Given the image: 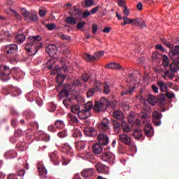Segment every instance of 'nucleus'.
<instances>
[{
	"label": "nucleus",
	"instance_id": "nucleus-1",
	"mask_svg": "<svg viewBox=\"0 0 179 179\" xmlns=\"http://www.w3.org/2000/svg\"><path fill=\"white\" fill-rule=\"evenodd\" d=\"M145 100L151 104V106H164L166 104V95L165 94H160L157 98L156 96L148 94L145 98Z\"/></svg>",
	"mask_w": 179,
	"mask_h": 179
},
{
	"label": "nucleus",
	"instance_id": "nucleus-2",
	"mask_svg": "<svg viewBox=\"0 0 179 179\" xmlns=\"http://www.w3.org/2000/svg\"><path fill=\"white\" fill-rule=\"evenodd\" d=\"M169 57L171 58V60L174 62L169 66V69L171 72H177L179 69V54L176 53V52L173 50H170Z\"/></svg>",
	"mask_w": 179,
	"mask_h": 179
},
{
	"label": "nucleus",
	"instance_id": "nucleus-3",
	"mask_svg": "<svg viewBox=\"0 0 179 179\" xmlns=\"http://www.w3.org/2000/svg\"><path fill=\"white\" fill-rule=\"evenodd\" d=\"M108 107V100L104 97L100 99L99 102L96 101L94 106V111L100 113V111H106Z\"/></svg>",
	"mask_w": 179,
	"mask_h": 179
},
{
	"label": "nucleus",
	"instance_id": "nucleus-4",
	"mask_svg": "<svg viewBox=\"0 0 179 179\" xmlns=\"http://www.w3.org/2000/svg\"><path fill=\"white\" fill-rule=\"evenodd\" d=\"M80 85H82V83L79 80H73L72 85H71V84H66L64 88L59 92L60 96H62V97H68L72 87H76Z\"/></svg>",
	"mask_w": 179,
	"mask_h": 179
},
{
	"label": "nucleus",
	"instance_id": "nucleus-5",
	"mask_svg": "<svg viewBox=\"0 0 179 179\" xmlns=\"http://www.w3.org/2000/svg\"><path fill=\"white\" fill-rule=\"evenodd\" d=\"M43 48V44H34L28 43L25 45V50L28 55H36L38 51Z\"/></svg>",
	"mask_w": 179,
	"mask_h": 179
},
{
	"label": "nucleus",
	"instance_id": "nucleus-6",
	"mask_svg": "<svg viewBox=\"0 0 179 179\" xmlns=\"http://www.w3.org/2000/svg\"><path fill=\"white\" fill-rule=\"evenodd\" d=\"M95 169L97 173H101V174H108L110 173V168L101 162L95 164Z\"/></svg>",
	"mask_w": 179,
	"mask_h": 179
},
{
	"label": "nucleus",
	"instance_id": "nucleus-7",
	"mask_svg": "<svg viewBox=\"0 0 179 179\" xmlns=\"http://www.w3.org/2000/svg\"><path fill=\"white\" fill-rule=\"evenodd\" d=\"M98 129L101 132H107L110 129V120L103 118L101 122L98 124Z\"/></svg>",
	"mask_w": 179,
	"mask_h": 179
},
{
	"label": "nucleus",
	"instance_id": "nucleus-8",
	"mask_svg": "<svg viewBox=\"0 0 179 179\" xmlns=\"http://www.w3.org/2000/svg\"><path fill=\"white\" fill-rule=\"evenodd\" d=\"M10 73V69H9L6 66H3L0 76L1 80H3V82H6V80H9V79H10V77L9 76Z\"/></svg>",
	"mask_w": 179,
	"mask_h": 179
},
{
	"label": "nucleus",
	"instance_id": "nucleus-9",
	"mask_svg": "<svg viewBox=\"0 0 179 179\" xmlns=\"http://www.w3.org/2000/svg\"><path fill=\"white\" fill-rule=\"evenodd\" d=\"M162 118H163V115L159 111H155L152 113V122L155 127H159L162 124Z\"/></svg>",
	"mask_w": 179,
	"mask_h": 179
},
{
	"label": "nucleus",
	"instance_id": "nucleus-10",
	"mask_svg": "<svg viewBox=\"0 0 179 179\" xmlns=\"http://www.w3.org/2000/svg\"><path fill=\"white\" fill-rule=\"evenodd\" d=\"M97 141L100 145L106 146V145H108V136L106 134L101 132L97 136Z\"/></svg>",
	"mask_w": 179,
	"mask_h": 179
},
{
	"label": "nucleus",
	"instance_id": "nucleus-11",
	"mask_svg": "<svg viewBox=\"0 0 179 179\" xmlns=\"http://www.w3.org/2000/svg\"><path fill=\"white\" fill-rule=\"evenodd\" d=\"M101 159L103 160V162H106V163L113 164V160H114V154H113L111 152H103L101 156Z\"/></svg>",
	"mask_w": 179,
	"mask_h": 179
},
{
	"label": "nucleus",
	"instance_id": "nucleus-12",
	"mask_svg": "<svg viewBox=\"0 0 179 179\" xmlns=\"http://www.w3.org/2000/svg\"><path fill=\"white\" fill-rule=\"evenodd\" d=\"M84 134L86 135V136H88L89 138H94V136H97V131L94 127H87L84 128Z\"/></svg>",
	"mask_w": 179,
	"mask_h": 179
},
{
	"label": "nucleus",
	"instance_id": "nucleus-13",
	"mask_svg": "<svg viewBox=\"0 0 179 179\" xmlns=\"http://www.w3.org/2000/svg\"><path fill=\"white\" fill-rule=\"evenodd\" d=\"M119 141H120L122 143H124V145H127V146H129V145L132 143L131 137L125 134H122L119 135Z\"/></svg>",
	"mask_w": 179,
	"mask_h": 179
},
{
	"label": "nucleus",
	"instance_id": "nucleus-14",
	"mask_svg": "<svg viewBox=\"0 0 179 179\" xmlns=\"http://www.w3.org/2000/svg\"><path fill=\"white\" fill-rule=\"evenodd\" d=\"M4 51L6 54H15L17 52V45L16 44L6 45Z\"/></svg>",
	"mask_w": 179,
	"mask_h": 179
},
{
	"label": "nucleus",
	"instance_id": "nucleus-15",
	"mask_svg": "<svg viewBox=\"0 0 179 179\" xmlns=\"http://www.w3.org/2000/svg\"><path fill=\"white\" fill-rule=\"evenodd\" d=\"M58 51V49L57 48V45L52 44L49 45L45 48V52L49 54L50 57H53V55H55L57 54V52Z\"/></svg>",
	"mask_w": 179,
	"mask_h": 179
},
{
	"label": "nucleus",
	"instance_id": "nucleus-16",
	"mask_svg": "<svg viewBox=\"0 0 179 179\" xmlns=\"http://www.w3.org/2000/svg\"><path fill=\"white\" fill-rule=\"evenodd\" d=\"M49 157L55 166H58V164H59L61 159H59V156L57 154V152H53L49 154Z\"/></svg>",
	"mask_w": 179,
	"mask_h": 179
},
{
	"label": "nucleus",
	"instance_id": "nucleus-17",
	"mask_svg": "<svg viewBox=\"0 0 179 179\" xmlns=\"http://www.w3.org/2000/svg\"><path fill=\"white\" fill-rule=\"evenodd\" d=\"M144 134L148 138H152L154 134L153 127L150 124H146L144 127Z\"/></svg>",
	"mask_w": 179,
	"mask_h": 179
},
{
	"label": "nucleus",
	"instance_id": "nucleus-18",
	"mask_svg": "<svg viewBox=\"0 0 179 179\" xmlns=\"http://www.w3.org/2000/svg\"><path fill=\"white\" fill-rule=\"evenodd\" d=\"M132 136L134 139H136V141H141V139L143 141V132L142 131V129L139 128L136 129L132 133Z\"/></svg>",
	"mask_w": 179,
	"mask_h": 179
},
{
	"label": "nucleus",
	"instance_id": "nucleus-19",
	"mask_svg": "<svg viewBox=\"0 0 179 179\" xmlns=\"http://www.w3.org/2000/svg\"><path fill=\"white\" fill-rule=\"evenodd\" d=\"M101 56L99 55V52H96L94 55H90L87 53L84 55V59L87 60V62L89 61H97L98 59L100 58Z\"/></svg>",
	"mask_w": 179,
	"mask_h": 179
},
{
	"label": "nucleus",
	"instance_id": "nucleus-20",
	"mask_svg": "<svg viewBox=\"0 0 179 179\" xmlns=\"http://www.w3.org/2000/svg\"><path fill=\"white\" fill-rule=\"evenodd\" d=\"M90 115H92L90 110H87L86 109L80 110L78 114V117L80 120H87Z\"/></svg>",
	"mask_w": 179,
	"mask_h": 179
},
{
	"label": "nucleus",
	"instance_id": "nucleus-21",
	"mask_svg": "<svg viewBox=\"0 0 179 179\" xmlns=\"http://www.w3.org/2000/svg\"><path fill=\"white\" fill-rule=\"evenodd\" d=\"M112 125H113V130L116 134H120L121 128L122 127V123H120L117 120H112Z\"/></svg>",
	"mask_w": 179,
	"mask_h": 179
},
{
	"label": "nucleus",
	"instance_id": "nucleus-22",
	"mask_svg": "<svg viewBox=\"0 0 179 179\" xmlns=\"http://www.w3.org/2000/svg\"><path fill=\"white\" fill-rule=\"evenodd\" d=\"M42 38H43L39 35L29 37V41H31V44H36V45L43 44L41 43H39V41H41Z\"/></svg>",
	"mask_w": 179,
	"mask_h": 179
},
{
	"label": "nucleus",
	"instance_id": "nucleus-23",
	"mask_svg": "<svg viewBox=\"0 0 179 179\" xmlns=\"http://www.w3.org/2000/svg\"><path fill=\"white\" fill-rule=\"evenodd\" d=\"M136 89V87H129L128 89H124L122 90L121 96H131L134 93V90Z\"/></svg>",
	"mask_w": 179,
	"mask_h": 179
},
{
	"label": "nucleus",
	"instance_id": "nucleus-24",
	"mask_svg": "<svg viewBox=\"0 0 179 179\" xmlns=\"http://www.w3.org/2000/svg\"><path fill=\"white\" fill-rule=\"evenodd\" d=\"M92 152L94 155H100L103 152V146L101 144L95 143L92 146Z\"/></svg>",
	"mask_w": 179,
	"mask_h": 179
},
{
	"label": "nucleus",
	"instance_id": "nucleus-25",
	"mask_svg": "<svg viewBox=\"0 0 179 179\" xmlns=\"http://www.w3.org/2000/svg\"><path fill=\"white\" fill-rule=\"evenodd\" d=\"M66 78V77L64 74H57L56 77V82L58 83V86L56 87L57 89H59V87L62 86V83H64V80H65Z\"/></svg>",
	"mask_w": 179,
	"mask_h": 179
},
{
	"label": "nucleus",
	"instance_id": "nucleus-26",
	"mask_svg": "<svg viewBox=\"0 0 179 179\" xmlns=\"http://www.w3.org/2000/svg\"><path fill=\"white\" fill-rule=\"evenodd\" d=\"M63 152L69 156H73V150L69 144H64L63 146Z\"/></svg>",
	"mask_w": 179,
	"mask_h": 179
},
{
	"label": "nucleus",
	"instance_id": "nucleus-27",
	"mask_svg": "<svg viewBox=\"0 0 179 179\" xmlns=\"http://www.w3.org/2000/svg\"><path fill=\"white\" fill-rule=\"evenodd\" d=\"M113 117L115 120H118L119 121H122L125 116H124V113L121 110H115L113 112Z\"/></svg>",
	"mask_w": 179,
	"mask_h": 179
},
{
	"label": "nucleus",
	"instance_id": "nucleus-28",
	"mask_svg": "<svg viewBox=\"0 0 179 179\" xmlns=\"http://www.w3.org/2000/svg\"><path fill=\"white\" fill-rule=\"evenodd\" d=\"M23 16L25 22L30 23L31 22V13L27 11L26 8H23Z\"/></svg>",
	"mask_w": 179,
	"mask_h": 179
},
{
	"label": "nucleus",
	"instance_id": "nucleus-29",
	"mask_svg": "<svg viewBox=\"0 0 179 179\" xmlns=\"http://www.w3.org/2000/svg\"><path fill=\"white\" fill-rule=\"evenodd\" d=\"M38 171L40 176H42V177H44L45 178H46L47 169H45V168L43 165L40 164H38Z\"/></svg>",
	"mask_w": 179,
	"mask_h": 179
},
{
	"label": "nucleus",
	"instance_id": "nucleus-30",
	"mask_svg": "<svg viewBox=\"0 0 179 179\" xmlns=\"http://www.w3.org/2000/svg\"><path fill=\"white\" fill-rule=\"evenodd\" d=\"M93 174V169H84L81 172V176L84 178H86V177H91Z\"/></svg>",
	"mask_w": 179,
	"mask_h": 179
},
{
	"label": "nucleus",
	"instance_id": "nucleus-31",
	"mask_svg": "<svg viewBox=\"0 0 179 179\" xmlns=\"http://www.w3.org/2000/svg\"><path fill=\"white\" fill-rule=\"evenodd\" d=\"M65 22L67 23V24H76L78 22H76V19L73 16H69L66 17L64 20Z\"/></svg>",
	"mask_w": 179,
	"mask_h": 179
},
{
	"label": "nucleus",
	"instance_id": "nucleus-32",
	"mask_svg": "<svg viewBox=\"0 0 179 179\" xmlns=\"http://www.w3.org/2000/svg\"><path fill=\"white\" fill-rule=\"evenodd\" d=\"M157 85L159 87L161 92H167V85H166L164 81H158L157 82Z\"/></svg>",
	"mask_w": 179,
	"mask_h": 179
},
{
	"label": "nucleus",
	"instance_id": "nucleus-33",
	"mask_svg": "<svg viewBox=\"0 0 179 179\" xmlns=\"http://www.w3.org/2000/svg\"><path fill=\"white\" fill-rule=\"evenodd\" d=\"M105 68H108V69H121V65L117 63H110L107 64Z\"/></svg>",
	"mask_w": 179,
	"mask_h": 179
},
{
	"label": "nucleus",
	"instance_id": "nucleus-34",
	"mask_svg": "<svg viewBox=\"0 0 179 179\" xmlns=\"http://www.w3.org/2000/svg\"><path fill=\"white\" fill-rule=\"evenodd\" d=\"M93 3H94V0H85L81 2L82 6L84 8H90V6H93Z\"/></svg>",
	"mask_w": 179,
	"mask_h": 179
},
{
	"label": "nucleus",
	"instance_id": "nucleus-35",
	"mask_svg": "<svg viewBox=\"0 0 179 179\" xmlns=\"http://www.w3.org/2000/svg\"><path fill=\"white\" fill-rule=\"evenodd\" d=\"M71 15L72 16H74L76 19H79V17L82 16V11L79 10V8H75Z\"/></svg>",
	"mask_w": 179,
	"mask_h": 179
},
{
	"label": "nucleus",
	"instance_id": "nucleus-36",
	"mask_svg": "<svg viewBox=\"0 0 179 179\" xmlns=\"http://www.w3.org/2000/svg\"><path fill=\"white\" fill-rule=\"evenodd\" d=\"M110 92H111V88L110 87V85L107 83H104L103 94H110Z\"/></svg>",
	"mask_w": 179,
	"mask_h": 179
},
{
	"label": "nucleus",
	"instance_id": "nucleus-37",
	"mask_svg": "<svg viewBox=\"0 0 179 179\" xmlns=\"http://www.w3.org/2000/svg\"><path fill=\"white\" fill-rule=\"evenodd\" d=\"M122 128L124 132H131V127L127 124V122L122 121Z\"/></svg>",
	"mask_w": 179,
	"mask_h": 179
},
{
	"label": "nucleus",
	"instance_id": "nucleus-38",
	"mask_svg": "<svg viewBox=\"0 0 179 179\" xmlns=\"http://www.w3.org/2000/svg\"><path fill=\"white\" fill-rule=\"evenodd\" d=\"M71 111L74 114H78L79 115V113H80V107L79 105H72L71 106Z\"/></svg>",
	"mask_w": 179,
	"mask_h": 179
},
{
	"label": "nucleus",
	"instance_id": "nucleus-39",
	"mask_svg": "<svg viewBox=\"0 0 179 179\" xmlns=\"http://www.w3.org/2000/svg\"><path fill=\"white\" fill-rule=\"evenodd\" d=\"M162 64L164 68H167V66H169V64H170L169 57H167V55H164V56H162Z\"/></svg>",
	"mask_w": 179,
	"mask_h": 179
},
{
	"label": "nucleus",
	"instance_id": "nucleus-40",
	"mask_svg": "<svg viewBox=\"0 0 179 179\" xmlns=\"http://www.w3.org/2000/svg\"><path fill=\"white\" fill-rule=\"evenodd\" d=\"M94 87H92V89H94L96 92H97L98 93L101 92V89L100 88L101 87V84L99 82L94 81Z\"/></svg>",
	"mask_w": 179,
	"mask_h": 179
},
{
	"label": "nucleus",
	"instance_id": "nucleus-41",
	"mask_svg": "<svg viewBox=\"0 0 179 179\" xmlns=\"http://www.w3.org/2000/svg\"><path fill=\"white\" fill-rule=\"evenodd\" d=\"M71 103H72V99L71 98H66L63 100V104L66 108H69V107H71Z\"/></svg>",
	"mask_w": 179,
	"mask_h": 179
},
{
	"label": "nucleus",
	"instance_id": "nucleus-42",
	"mask_svg": "<svg viewBox=\"0 0 179 179\" xmlns=\"http://www.w3.org/2000/svg\"><path fill=\"white\" fill-rule=\"evenodd\" d=\"M15 40L17 44H21V43H23V34H18L15 36Z\"/></svg>",
	"mask_w": 179,
	"mask_h": 179
},
{
	"label": "nucleus",
	"instance_id": "nucleus-43",
	"mask_svg": "<svg viewBox=\"0 0 179 179\" xmlns=\"http://www.w3.org/2000/svg\"><path fill=\"white\" fill-rule=\"evenodd\" d=\"M85 147L86 145H85V143L78 142L77 143V145L76 146V148L77 149V150H80V152H82V150H85Z\"/></svg>",
	"mask_w": 179,
	"mask_h": 179
},
{
	"label": "nucleus",
	"instance_id": "nucleus-44",
	"mask_svg": "<svg viewBox=\"0 0 179 179\" xmlns=\"http://www.w3.org/2000/svg\"><path fill=\"white\" fill-rule=\"evenodd\" d=\"M73 138H80L82 137V131L80 130L76 129L73 131Z\"/></svg>",
	"mask_w": 179,
	"mask_h": 179
},
{
	"label": "nucleus",
	"instance_id": "nucleus-45",
	"mask_svg": "<svg viewBox=\"0 0 179 179\" xmlns=\"http://www.w3.org/2000/svg\"><path fill=\"white\" fill-rule=\"evenodd\" d=\"M129 124H133L134 121H135V115L134 113H130L129 116L127 117Z\"/></svg>",
	"mask_w": 179,
	"mask_h": 179
},
{
	"label": "nucleus",
	"instance_id": "nucleus-46",
	"mask_svg": "<svg viewBox=\"0 0 179 179\" xmlns=\"http://www.w3.org/2000/svg\"><path fill=\"white\" fill-rule=\"evenodd\" d=\"M25 97L28 101H34V92H29V93L27 94Z\"/></svg>",
	"mask_w": 179,
	"mask_h": 179
},
{
	"label": "nucleus",
	"instance_id": "nucleus-47",
	"mask_svg": "<svg viewBox=\"0 0 179 179\" xmlns=\"http://www.w3.org/2000/svg\"><path fill=\"white\" fill-rule=\"evenodd\" d=\"M84 108L85 110H87V111H90V110L93 108V102L90 101L87 102L85 105Z\"/></svg>",
	"mask_w": 179,
	"mask_h": 179
},
{
	"label": "nucleus",
	"instance_id": "nucleus-48",
	"mask_svg": "<svg viewBox=\"0 0 179 179\" xmlns=\"http://www.w3.org/2000/svg\"><path fill=\"white\" fill-rule=\"evenodd\" d=\"M68 117L72 122L77 124L78 122V117L76 115H73L72 113H69Z\"/></svg>",
	"mask_w": 179,
	"mask_h": 179
},
{
	"label": "nucleus",
	"instance_id": "nucleus-49",
	"mask_svg": "<svg viewBox=\"0 0 179 179\" xmlns=\"http://www.w3.org/2000/svg\"><path fill=\"white\" fill-rule=\"evenodd\" d=\"M94 93H98L94 88H91L87 92V97L90 98L94 96Z\"/></svg>",
	"mask_w": 179,
	"mask_h": 179
},
{
	"label": "nucleus",
	"instance_id": "nucleus-50",
	"mask_svg": "<svg viewBox=\"0 0 179 179\" xmlns=\"http://www.w3.org/2000/svg\"><path fill=\"white\" fill-rule=\"evenodd\" d=\"M56 128H64V122L61 120H57L55 122Z\"/></svg>",
	"mask_w": 179,
	"mask_h": 179
},
{
	"label": "nucleus",
	"instance_id": "nucleus-51",
	"mask_svg": "<svg viewBox=\"0 0 179 179\" xmlns=\"http://www.w3.org/2000/svg\"><path fill=\"white\" fill-rule=\"evenodd\" d=\"M40 139H42L44 142H49L50 141V135L47 134H43L40 136Z\"/></svg>",
	"mask_w": 179,
	"mask_h": 179
},
{
	"label": "nucleus",
	"instance_id": "nucleus-52",
	"mask_svg": "<svg viewBox=\"0 0 179 179\" xmlns=\"http://www.w3.org/2000/svg\"><path fill=\"white\" fill-rule=\"evenodd\" d=\"M59 37L62 40H66V41H71V37L69 35H65L64 34H59Z\"/></svg>",
	"mask_w": 179,
	"mask_h": 179
},
{
	"label": "nucleus",
	"instance_id": "nucleus-53",
	"mask_svg": "<svg viewBox=\"0 0 179 179\" xmlns=\"http://www.w3.org/2000/svg\"><path fill=\"white\" fill-rule=\"evenodd\" d=\"M54 64H55V59H49L47 62L48 69H51L54 66Z\"/></svg>",
	"mask_w": 179,
	"mask_h": 179
},
{
	"label": "nucleus",
	"instance_id": "nucleus-54",
	"mask_svg": "<svg viewBox=\"0 0 179 179\" xmlns=\"http://www.w3.org/2000/svg\"><path fill=\"white\" fill-rule=\"evenodd\" d=\"M45 13H47V10H45V8L41 7L39 9V16H41V17H44V16H45Z\"/></svg>",
	"mask_w": 179,
	"mask_h": 179
},
{
	"label": "nucleus",
	"instance_id": "nucleus-55",
	"mask_svg": "<svg viewBox=\"0 0 179 179\" xmlns=\"http://www.w3.org/2000/svg\"><path fill=\"white\" fill-rule=\"evenodd\" d=\"M122 19H123V22H125L127 24H131L134 23V19L128 18V17L127 16L123 17Z\"/></svg>",
	"mask_w": 179,
	"mask_h": 179
},
{
	"label": "nucleus",
	"instance_id": "nucleus-56",
	"mask_svg": "<svg viewBox=\"0 0 179 179\" xmlns=\"http://www.w3.org/2000/svg\"><path fill=\"white\" fill-rule=\"evenodd\" d=\"M39 18L37 14L31 13V22H38Z\"/></svg>",
	"mask_w": 179,
	"mask_h": 179
},
{
	"label": "nucleus",
	"instance_id": "nucleus-57",
	"mask_svg": "<svg viewBox=\"0 0 179 179\" xmlns=\"http://www.w3.org/2000/svg\"><path fill=\"white\" fill-rule=\"evenodd\" d=\"M101 8V6L100 5H98L97 6L93 8L92 9H91L90 10V13L92 15H94L96 13H97V11L99 10V9H100Z\"/></svg>",
	"mask_w": 179,
	"mask_h": 179
},
{
	"label": "nucleus",
	"instance_id": "nucleus-58",
	"mask_svg": "<svg viewBox=\"0 0 179 179\" xmlns=\"http://www.w3.org/2000/svg\"><path fill=\"white\" fill-rule=\"evenodd\" d=\"M85 26H86V22L83 21V22H79L77 24V29L78 30H81V29H83Z\"/></svg>",
	"mask_w": 179,
	"mask_h": 179
},
{
	"label": "nucleus",
	"instance_id": "nucleus-59",
	"mask_svg": "<svg viewBox=\"0 0 179 179\" xmlns=\"http://www.w3.org/2000/svg\"><path fill=\"white\" fill-rule=\"evenodd\" d=\"M59 138H65L66 136V131L64 130L57 134Z\"/></svg>",
	"mask_w": 179,
	"mask_h": 179
},
{
	"label": "nucleus",
	"instance_id": "nucleus-60",
	"mask_svg": "<svg viewBox=\"0 0 179 179\" xmlns=\"http://www.w3.org/2000/svg\"><path fill=\"white\" fill-rule=\"evenodd\" d=\"M123 8H124V9L123 10V13H124V16H126V17L129 16L130 11H129V9H128V7L123 6Z\"/></svg>",
	"mask_w": 179,
	"mask_h": 179
},
{
	"label": "nucleus",
	"instance_id": "nucleus-61",
	"mask_svg": "<svg viewBox=\"0 0 179 179\" xmlns=\"http://www.w3.org/2000/svg\"><path fill=\"white\" fill-rule=\"evenodd\" d=\"M148 116L149 115L145 112L140 113V118H141V120H146Z\"/></svg>",
	"mask_w": 179,
	"mask_h": 179
},
{
	"label": "nucleus",
	"instance_id": "nucleus-62",
	"mask_svg": "<svg viewBox=\"0 0 179 179\" xmlns=\"http://www.w3.org/2000/svg\"><path fill=\"white\" fill-rule=\"evenodd\" d=\"M133 23H134V26H138L139 27V25L141 24V19H133Z\"/></svg>",
	"mask_w": 179,
	"mask_h": 179
},
{
	"label": "nucleus",
	"instance_id": "nucleus-63",
	"mask_svg": "<svg viewBox=\"0 0 179 179\" xmlns=\"http://www.w3.org/2000/svg\"><path fill=\"white\" fill-rule=\"evenodd\" d=\"M89 78H90V76L87 73L83 74V80L84 82H87L89 80Z\"/></svg>",
	"mask_w": 179,
	"mask_h": 179
},
{
	"label": "nucleus",
	"instance_id": "nucleus-64",
	"mask_svg": "<svg viewBox=\"0 0 179 179\" xmlns=\"http://www.w3.org/2000/svg\"><path fill=\"white\" fill-rule=\"evenodd\" d=\"M46 27L48 30H54V29H55V24H46Z\"/></svg>",
	"mask_w": 179,
	"mask_h": 179
}]
</instances>
